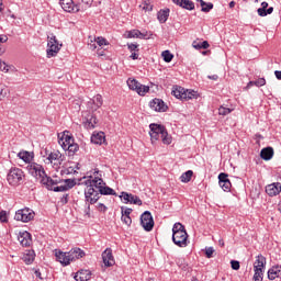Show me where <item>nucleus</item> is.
I'll return each mask as SVG.
<instances>
[{
    "instance_id": "nucleus-1",
    "label": "nucleus",
    "mask_w": 281,
    "mask_h": 281,
    "mask_svg": "<svg viewBox=\"0 0 281 281\" xmlns=\"http://www.w3.org/2000/svg\"><path fill=\"white\" fill-rule=\"evenodd\" d=\"M149 135L151 144H155V142H159L161 139L162 144H166L169 146V144H172V136L168 134V130H166V126L159 125L157 123H151L149 125Z\"/></svg>"
},
{
    "instance_id": "nucleus-2",
    "label": "nucleus",
    "mask_w": 281,
    "mask_h": 281,
    "mask_svg": "<svg viewBox=\"0 0 281 281\" xmlns=\"http://www.w3.org/2000/svg\"><path fill=\"white\" fill-rule=\"evenodd\" d=\"M89 177L90 179L86 181L87 188L85 189L87 214L91 212V205H95V203L100 201V191H98V189L95 188V184H93V177L92 176H89Z\"/></svg>"
},
{
    "instance_id": "nucleus-3",
    "label": "nucleus",
    "mask_w": 281,
    "mask_h": 281,
    "mask_svg": "<svg viewBox=\"0 0 281 281\" xmlns=\"http://www.w3.org/2000/svg\"><path fill=\"white\" fill-rule=\"evenodd\" d=\"M172 243L177 245V247H188L190 245V240H188V232L186 231V226L181 223L173 224L172 227Z\"/></svg>"
},
{
    "instance_id": "nucleus-4",
    "label": "nucleus",
    "mask_w": 281,
    "mask_h": 281,
    "mask_svg": "<svg viewBox=\"0 0 281 281\" xmlns=\"http://www.w3.org/2000/svg\"><path fill=\"white\" fill-rule=\"evenodd\" d=\"M93 175L94 177H92V183L94 188L98 190L100 196H117L115 190L111 189V187H104L105 183L104 180H102V173L100 172V170L94 169Z\"/></svg>"
},
{
    "instance_id": "nucleus-5",
    "label": "nucleus",
    "mask_w": 281,
    "mask_h": 281,
    "mask_svg": "<svg viewBox=\"0 0 281 281\" xmlns=\"http://www.w3.org/2000/svg\"><path fill=\"white\" fill-rule=\"evenodd\" d=\"M43 157H46L44 162L47 166H52L55 170H60V167L63 166V161H65L66 157L63 155L59 150L47 153V149H44V153L42 151Z\"/></svg>"
},
{
    "instance_id": "nucleus-6",
    "label": "nucleus",
    "mask_w": 281,
    "mask_h": 281,
    "mask_svg": "<svg viewBox=\"0 0 281 281\" xmlns=\"http://www.w3.org/2000/svg\"><path fill=\"white\" fill-rule=\"evenodd\" d=\"M7 181L9 186H12L13 188H16L25 181V172H23V169L13 167L9 170L7 175Z\"/></svg>"
},
{
    "instance_id": "nucleus-7",
    "label": "nucleus",
    "mask_w": 281,
    "mask_h": 281,
    "mask_svg": "<svg viewBox=\"0 0 281 281\" xmlns=\"http://www.w3.org/2000/svg\"><path fill=\"white\" fill-rule=\"evenodd\" d=\"M34 210L30 207L20 209L15 212L14 221H21V223H30V221H34Z\"/></svg>"
},
{
    "instance_id": "nucleus-8",
    "label": "nucleus",
    "mask_w": 281,
    "mask_h": 281,
    "mask_svg": "<svg viewBox=\"0 0 281 281\" xmlns=\"http://www.w3.org/2000/svg\"><path fill=\"white\" fill-rule=\"evenodd\" d=\"M127 87L131 91H136L138 95H146L148 91H150V87L139 83L136 79L128 78L127 79Z\"/></svg>"
},
{
    "instance_id": "nucleus-9",
    "label": "nucleus",
    "mask_w": 281,
    "mask_h": 281,
    "mask_svg": "<svg viewBox=\"0 0 281 281\" xmlns=\"http://www.w3.org/2000/svg\"><path fill=\"white\" fill-rule=\"evenodd\" d=\"M47 58H54L60 52V47H63V44H58V40H56L55 35L48 36V43H47Z\"/></svg>"
},
{
    "instance_id": "nucleus-10",
    "label": "nucleus",
    "mask_w": 281,
    "mask_h": 281,
    "mask_svg": "<svg viewBox=\"0 0 281 281\" xmlns=\"http://www.w3.org/2000/svg\"><path fill=\"white\" fill-rule=\"evenodd\" d=\"M140 225L145 232H153V228L155 227V221L153 220V214L150 211H145L140 215Z\"/></svg>"
},
{
    "instance_id": "nucleus-11",
    "label": "nucleus",
    "mask_w": 281,
    "mask_h": 281,
    "mask_svg": "<svg viewBox=\"0 0 281 281\" xmlns=\"http://www.w3.org/2000/svg\"><path fill=\"white\" fill-rule=\"evenodd\" d=\"M59 5L64 12L74 14L80 12V3H76L74 0H59Z\"/></svg>"
},
{
    "instance_id": "nucleus-12",
    "label": "nucleus",
    "mask_w": 281,
    "mask_h": 281,
    "mask_svg": "<svg viewBox=\"0 0 281 281\" xmlns=\"http://www.w3.org/2000/svg\"><path fill=\"white\" fill-rule=\"evenodd\" d=\"M27 170L32 177H35V179H42L45 177V168H43L42 165L32 162L27 166Z\"/></svg>"
},
{
    "instance_id": "nucleus-13",
    "label": "nucleus",
    "mask_w": 281,
    "mask_h": 281,
    "mask_svg": "<svg viewBox=\"0 0 281 281\" xmlns=\"http://www.w3.org/2000/svg\"><path fill=\"white\" fill-rule=\"evenodd\" d=\"M149 106L150 109H153V111H156L157 113H166V111H168V105H166L164 100L158 98L151 100L149 102Z\"/></svg>"
},
{
    "instance_id": "nucleus-14",
    "label": "nucleus",
    "mask_w": 281,
    "mask_h": 281,
    "mask_svg": "<svg viewBox=\"0 0 281 281\" xmlns=\"http://www.w3.org/2000/svg\"><path fill=\"white\" fill-rule=\"evenodd\" d=\"M55 258L57 262H60V265H63V267H67L72 262L69 252H63L61 250H57L55 252Z\"/></svg>"
},
{
    "instance_id": "nucleus-15",
    "label": "nucleus",
    "mask_w": 281,
    "mask_h": 281,
    "mask_svg": "<svg viewBox=\"0 0 281 281\" xmlns=\"http://www.w3.org/2000/svg\"><path fill=\"white\" fill-rule=\"evenodd\" d=\"M102 260L105 267H113V265H115V258L113 257V249L106 248L102 252Z\"/></svg>"
},
{
    "instance_id": "nucleus-16",
    "label": "nucleus",
    "mask_w": 281,
    "mask_h": 281,
    "mask_svg": "<svg viewBox=\"0 0 281 281\" xmlns=\"http://www.w3.org/2000/svg\"><path fill=\"white\" fill-rule=\"evenodd\" d=\"M227 177V173L224 172L218 175V183L224 192H229V190H232V181H229V178Z\"/></svg>"
},
{
    "instance_id": "nucleus-17",
    "label": "nucleus",
    "mask_w": 281,
    "mask_h": 281,
    "mask_svg": "<svg viewBox=\"0 0 281 281\" xmlns=\"http://www.w3.org/2000/svg\"><path fill=\"white\" fill-rule=\"evenodd\" d=\"M75 139L71 134H69V131H65L61 135V137L58 140V144L61 146L63 150L66 149L70 144H74Z\"/></svg>"
},
{
    "instance_id": "nucleus-18",
    "label": "nucleus",
    "mask_w": 281,
    "mask_h": 281,
    "mask_svg": "<svg viewBox=\"0 0 281 281\" xmlns=\"http://www.w3.org/2000/svg\"><path fill=\"white\" fill-rule=\"evenodd\" d=\"M18 240L22 247H30V245H32V234H30L27 231L20 232Z\"/></svg>"
},
{
    "instance_id": "nucleus-19",
    "label": "nucleus",
    "mask_w": 281,
    "mask_h": 281,
    "mask_svg": "<svg viewBox=\"0 0 281 281\" xmlns=\"http://www.w3.org/2000/svg\"><path fill=\"white\" fill-rule=\"evenodd\" d=\"M280 192H281V183L280 182H273L266 187V193L268 196H278V194H280Z\"/></svg>"
},
{
    "instance_id": "nucleus-20",
    "label": "nucleus",
    "mask_w": 281,
    "mask_h": 281,
    "mask_svg": "<svg viewBox=\"0 0 281 281\" xmlns=\"http://www.w3.org/2000/svg\"><path fill=\"white\" fill-rule=\"evenodd\" d=\"M265 267H267V258H265V256H262V255H258L254 262V271H263L265 272Z\"/></svg>"
},
{
    "instance_id": "nucleus-21",
    "label": "nucleus",
    "mask_w": 281,
    "mask_h": 281,
    "mask_svg": "<svg viewBox=\"0 0 281 281\" xmlns=\"http://www.w3.org/2000/svg\"><path fill=\"white\" fill-rule=\"evenodd\" d=\"M41 183L48 190H54L55 186H58L57 180L52 179V177H48L47 173L41 178Z\"/></svg>"
},
{
    "instance_id": "nucleus-22",
    "label": "nucleus",
    "mask_w": 281,
    "mask_h": 281,
    "mask_svg": "<svg viewBox=\"0 0 281 281\" xmlns=\"http://www.w3.org/2000/svg\"><path fill=\"white\" fill-rule=\"evenodd\" d=\"M278 278H279V280H281V266L280 265L272 266L268 270V280H276Z\"/></svg>"
},
{
    "instance_id": "nucleus-23",
    "label": "nucleus",
    "mask_w": 281,
    "mask_h": 281,
    "mask_svg": "<svg viewBox=\"0 0 281 281\" xmlns=\"http://www.w3.org/2000/svg\"><path fill=\"white\" fill-rule=\"evenodd\" d=\"M259 16H268V14H273V7H269L268 2H261V8L257 10Z\"/></svg>"
},
{
    "instance_id": "nucleus-24",
    "label": "nucleus",
    "mask_w": 281,
    "mask_h": 281,
    "mask_svg": "<svg viewBox=\"0 0 281 281\" xmlns=\"http://www.w3.org/2000/svg\"><path fill=\"white\" fill-rule=\"evenodd\" d=\"M70 256V260L74 262V260H80V258H85L86 254L85 250L76 247L72 248L70 251H68Z\"/></svg>"
},
{
    "instance_id": "nucleus-25",
    "label": "nucleus",
    "mask_w": 281,
    "mask_h": 281,
    "mask_svg": "<svg viewBox=\"0 0 281 281\" xmlns=\"http://www.w3.org/2000/svg\"><path fill=\"white\" fill-rule=\"evenodd\" d=\"M169 16H170V10L168 8L160 9L157 12V19H158L159 23H161V24L166 23V21H168Z\"/></svg>"
},
{
    "instance_id": "nucleus-26",
    "label": "nucleus",
    "mask_w": 281,
    "mask_h": 281,
    "mask_svg": "<svg viewBox=\"0 0 281 281\" xmlns=\"http://www.w3.org/2000/svg\"><path fill=\"white\" fill-rule=\"evenodd\" d=\"M90 278L91 272L89 270H79L74 277L76 281H89Z\"/></svg>"
},
{
    "instance_id": "nucleus-27",
    "label": "nucleus",
    "mask_w": 281,
    "mask_h": 281,
    "mask_svg": "<svg viewBox=\"0 0 281 281\" xmlns=\"http://www.w3.org/2000/svg\"><path fill=\"white\" fill-rule=\"evenodd\" d=\"M260 157L265 161H270V159H273V147H266L261 149Z\"/></svg>"
},
{
    "instance_id": "nucleus-28",
    "label": "nucleus",
    "mask_w": 281,
    "mask_h": 281,
    "mask_svg": "<svg viewBox=\"0 0 281 281\" xmlns=\"http://www.w3.org/2000/svg\"><path fill=\"white\" fill-rule=\"evenodd\" d=\"M184 91H186V88L180 86H173L171 94H173V97L177 98V100H183Z\"/></svg>"
},
{
    "instance_id": "nucleus-29",
    "label": "nucleus",
    "mask_w": 281,
    "mask_h": 281,
    "mask_svg": "<svg viewBox=\"0 0 281 281\" xmlns=\"http://www.w3.org/2000/svg\"><path fill=\"white\" fill-rule=\"evenodd\" d=\"M104 139H105V136H104V133L103 132H99L97 134H93L91 136V143L92 144H97V145H102L104 144Z\"/></svg>"
},
{
    "instance_id": "nucleus-30",
    "label": "nucleus",
    "mask_w": 281,
    "mask_h": 281,
    "mask_svg": "<svg viewBox=\"0 0 281 281\" xmlns=\"http://www.w3.org/2000/svg\"><path fill=\"white\" fill-rule=\"evenodd\" d=\"M34 258H36L34 250H29L23 255L22 260L25 262V265H32V262H34Z\"/></svg>"
},
{
    "instance_id": "nucleus-31",
    "label": "nucleus",
    "mask_w": 281,
    "mask_h": 281,
    "mask_svg": "<svg viewBox=\"0 0 281 281\" xmlns=\"http://www.w3.org/2000/svg\"><path fill=\"white\" fill-rule=\"evenodd\" d=\"M267 80L265 78H259L255 81H249L246 86V89H251V87H265Z\"/></svg>"
},
{
    "instance_id": "nucleus-32",
    "label": "nucleus",
    "mask_w": 281,
    "mask_h": 281,
    "mask_svg": "<svg viewBox=\"0 0 281 281\" xmlns=\"http://www.w3.org/2000/svg\"><path fill=\"white\" fill-rule=\"evenodd\" d=\"M64 150H68V155L72 156L80 150V146L76 142H74L70 145H68Z\"/></svg>"
},
{
    "instance_id": "nucleus-33",
    "label": "nucleus",
    "mask_w": 281,
    "mask_h": 281,
    "mask_svg": "<svg viewBox=\"0 0 281 281\" xmlns=\"http://www.w3.org/2000/svg\"><path fill=\"white\" fill-rule=\"evenodd\" d=\"M192 47L194 49H207L210 47V43L207 41H203V42L193 41Z\"/></svg>"
},
{
    "instance_id": "nucleus-34",
    "label": "nucleus",
    "mask_w": 281,
    "mask_h": 281,
    "mask_svg": "<svg viewBox=\"0 0 281 281\" xmlns=\"http://www.w3.org/2000/svg\"><path fill=\"white\" fill-rule=\"evenodd\" d=\"M18 157L22 159V161H25V164H30V161L33 159V156L30 151H20Z\"/></svg>"
},
{
    "instance_id": "nucleus-35",
    "label": "nucleus",
    "mask_w": 281,
    "mask_h": 281,
    "mask_svg": "<svg viewBox=\"0 0 281 281\" xmlns=\"http://www.w3.org/2000/svg\"><path fill=\"white\" fill-rule=\"evenodd\" d=\"M79 3V10H87L93 5V0H76Z\"/></svg>"
},
{
    "instance_id": "nucleus-36",
    "label": "nucleus",
    "mask_w": 281,
    "mask_h": 281,
    "mask_svg": "<svg viewBox=\"0 0 281 281\" xmlns=\"http://www.w3.org/2000/svg\"><path fill=\"white\" fill-rule=\"evenodd\" d=\"M192 175H194V172L192 170H188L181 175L180 180L182 183H190L192 180Z\"/></svg>"
},
{
    "instance_id": "nucleus-37",
    "label": "nucleus",
    "mask_w": 281,
    "mask_h": 281,
    "mask_svg": "<svg viewBox=\"0 0 281 281\" xmlns=\"http://www.w3.org/2000/svg\"><path fill=\"white\" fill-rule=\"evenodd\" d=\"M196 98H199V94L196 93V91H194V90H184L183 100L188 101V100H194Z\"/></svg>"
},
{
    "instance_id": "nucleus-38",
    "label": "nucleus",
    "mask_w": 281,
    "mask_h": 281,
    "mask_svg": "<svg viewBox=\"0 0 281 281\" xmlns=\"http://www.w3.org/2000/svg\"><path fill=\"white\" fill-rule=\"evenodd\" d=\"M95 124H98V117L94 115H91L89 119H87L86 126L88 128H95Z\"/></svg>"
},
{
    "instance_id": "nucleus-39",
    "label": "nucleus",
    "mask_w": 281,
    "mask_h": 281,
    "mask_svg": "<svg viewBox=\"0 0 281 281\" xmlns=\"http://www.w3.org/2000/svg\"><path fill=\"white\" fill-rule=\"evenodd\" d=\"M165 63H172V58H175V55H172V53H170V50H164L161 54Z\"/></svg>"
},
{
    "instance_id": "nucleus-40",
    "label": "nucleus",
    "mask_w": 281,
    "mask_h": 281,
    "mask_svg": "<svg viewBox=\"0 0 281 281\" xmlns=\"http://www.w3.org/2000/svg\"><path fill=\"white\" fill-rule=\"evenodd\" d=\"M128 203H132L133 205H142L143 202H142V199H139V196L130 194Z\"/></svg>"
},
{
    "instance_id": "nucleus-41",
    "label": "nucleus",
    "mask_w": 281,
    "mask_h": 281,
    "mask_svg": "<svg viewBox=\"0 0 281 281\" xmlns=\"http://www.w3.org/2000/svg\"><path fill=\"white\" fill-rule=\"evenodd\" d=\"M8 93H10L8 87L0 85V101L3 100L8 95Z\"/></svg>"
},
{
    "instance_id": "nucleus-42",
    "label": "nucleus",
    "mask_w": 281,
    "mask_h": 281,
    "mask_svg": "<svg viewBox=\"0 0 281 281\" xmlns=\"http://www.w3.org/2000/svg\"><path fill=\"white\" fill-rule=\"evenodd\" d=\"M183 10H194V2L192 0H184L183 5H182Z\"/></svg>"
},
{
    "instance_id": "nucleus-43",
    "label": "nucleus",
    "mask_w": 281,
    "mask_h": 281,
    "mask_svg": "<svg viewBox=\"0 0 281 281\" xmlns=\"http://www.w3.org/2000/svg\"><path fill=\"white\" fill-rule=\"evenodd\" d=\"M0 69H3V71H14V66L5 64V61L0 60Z\"/></svg>"
},
{
    "instance_id": "nucleus-44",
    "label": "nucleus",
    "mask_w": 281,
    "mask_h": 281,
    "mask_svg": "<svg viewBox=\"0 0 281 281\" xmlns=\"http://www.w3.org/2000/svg\"><path fill=\"white\" fill-rule=\"evenodd\" d=\"M265 278V271H255L252 281H262Z\"/></svg>"
},
{
    "instance_id": "nucleus-45",
    "label": "nucleus",
    "mask_w": 281,
    "mask_h": 281,
    "mask_svg": "<svg viewBox=\"0 0 281 281\" xmlns=\"http://www.w3.org/2000/svg\"><path fill=\"white\" fill-rule=\"evenodd\" d=\"M64 183L66 186V190H71V188L76 187V180L74 179H66L64 180Z\"/></svg>"
},
{
    "instance_id": "nucleus-46",
    "label": "nucleus",
    "mask_w": 281,
    "mask_h": 281,
    "mask_svg": "<svg viewBox=\"0 0 281 281\" xmlns=\"http://www.w3.org/2000/svg\"><path fill=\"white\" fill-rule=\"evenodd\" d=\"M139 34H142V31L132 30V31L127 32V37L128 38H139Z\"/></svg>"
},
{
    "instance_id": "nucleus-47",
    "label": "nucleus",
    "mask_w": 281,
    "mask_h": 281,
    "mask_svg": "<svg viewBox=\"0 0 281 281\" xmlns=\"http://www.w3.org/2000/svg\"><path fill=\"white\" fill-rule=\"evenodd\" d=\"M143 10H145V12H153V3H150V0H146L143 3Z\"/></svg>"
},
{
    "instance_id": "nucleus-48",
    "label": "nucleus",
    "mask_w": 281,
    "mask_h": 281,
    "mask_svg": "<svg viewBox=\"0 0 281 281\" xmlns=\"http://www.w3.org/2000/svg\"><path fill=\"white\" fill-rule=\"evenodd\" d=\"M102 97L100 94H97L93 98V104H95L97 109H100V106H102Z\"/></svg>"
},
{
    "instance_id": "nucleus-49",
    "label": "nucleus",
    "mask_w": 281,
    "mask_h": 281,
    "mask_svg": "<svg viewBox=\"0 0 281 281\" xmlns=\"http://www.w3.org/2000/svg\"><path fill=\"white\" fill-rule=\"evenodd\" d=\"M121 221H122V223H124L128 227H131V224L133 223V220L128 215H122Z\"/></svg>"
},
{
    "instance_id": "nucleus-50",
    "label": "nucleus",
    "mask_w": 281,
    "mask_h": 281,
    "mask_svg": "<svg viewBox=\"0 0 281 281\" xmlns=\"http://www.w3.org/2000/svg\"><path fill=\"white\" fill-rule=\"evenodd\" d=\"M229 113H232V109H229V108L221 106L218 109L220 115H229Z\"/></svg>"
},
{
    "instance_id": "nucleus-51",
    "label": "nucleus",
    "mask_w": 281,
    "mask_h": 281,
    "mask_svg": "<svg viewBox=\"0 0 281 281\" xmlns=\"http://www.w3.org/2000/svg\"><path fill=\"white\" fill-rule=\"evenodd\" d=\"M121 214L122 216H131V214H133V209L122 206Z\"/></svg>"
},
{
    "instance_id": "nucleus-52",
    "label": "nucleus",
    "mask_w": 281,
    "mask_h": 281,
    "mask_svg": "<svg viewBox=\"0 0 281 281\" xmlns=\"http://www.w3.org/2000/svg\"><path fill=\"white\" fill-rule=\"evenodd\" d=\"M211 10H214V3L212 2H206V5L201 9L202 12H210Z\"/></svg>"
},
{
    "instance_id": "nucleus-53",
    "label": "nucleus",
    "mask_w": 281,
    "mask_h": 281,
    "mask_svg": "<svg viewBox=\"0 0 281 281\" xmlns=\"http://www.w3.org/2000/svg\"><path fill=\"white\" fill-rule=\"evenodd\" d=\"M95 42L99 45V47H102V45H109V42L104 37H97Z\"/></svg>"
},
{
    "instance_id": "nucleus-54",
    "label": "nucleus",
    "mask_w": 281,
    "mask_h": 281,
    "mask_svg": "<svg viewBox=\"0 0 281 281\" xmlns=\"http://www.w3.org/2000/svg\"><path fill=\"white\" fill-rule=\"evenodd\" d=\"M231 267L234 271H238V269H240V262L236 261V260H232L231 261Z\"/></svg>"
},
{
    "instance_id": "nucleus-55",
    "label": "nucleus",
    "mask_w": 281,
    "mask_h": 281,
    "mask_svg": "<svg viewBox=\"0 0 281 281\" xmlns=\"http://www.w3.org/2000/svg\"><path fill=\"white\" fill-rule=\"evenodd\" d=\"M1 223H8V213L5 211H0Z\"/></svg>"
},
{
    "instance_id": "nucleus-56",
    "label": "nucleus",
    "mask_w": 281,
    "mask_h": 281,
    "mask_svg": "<svg viewBox=\"0 0 281 281\" xmlns=\"http://www.w3.org/2000/svg\"><path fill=\"white\" fill-rule=\"evenodd\" d=\"M53 192H67V187L65 184L59 187H54Z\"/></svg>"
},
{
    "instance_id": "nucleus-57",
    "label": "nucleus",
    "mask_w": 281,
    "mask_h": 281,
    "mask_svg": "<svg viewBox=\"0 0 281 281\" xmlns=\"http://www.w3.org/2000/svg\"><path fill=\"white\" fill-rule=\"evenodd\" d=\"M121 199H123V201H125V203H128L130 199H131V193L127 192H122L121 193Z\"/></svg>"
},
{
    "instance_id": "nucleus-58",
    "label": "nucleus",
    "mask_w": 281,
    "mask_h": 281,
    "mask_svg": "<svg viewBox=\"0 0 281 281\" xmlns=\"http://www.w3.org/2000/svg\"><path fill=\"white\" fill-rule=\"evenodd\" d=\"M97 210H99V212H106V210H109V207H106V205H104L103 203H99L97 205Z\"/></svg>"
},
{
    "instance_id": "nucleus-59",
    "label": "nucleus",
    "mask_w": 281,
    "mask_h": 281,
    "mask_svg": "<svg viewBox=\"0 0 281 281\" xmlns=\"http://www.w3.org/2000/svg\"><path fill=\"white\" fill-rule=\"evenodd\" d=\"M213 255H214V248L210 247L205 250L206 258H212Z\"/></svg>"
},
{
    "instance_id": "nucleus-60",
    "label": "nucleus",
    "mask_w": 281,
    "mask_h": 281,
    "mask_svg": "<svg viewBox=\"0 0 281 281\" xmlns=\"http://www.w3.org/2000/svg\"><path fill=\"white\" fill-rule=\"evenodd\" d=\"M127 47L130 52H138L137 47H139L138 44H127Z\"/></svg>"
},
{
    "instance_id": "nucleus-61",
    "label": "nucleus",
    "mask_w": 281,
    "mask_h": 281,
    "mask_svg": "<svg viewBox=\"0 0 281 281\" xmlns=\"http://www.w3.org/2000/svg\"><path fill=\"white\" fill-rule=\"evenodd\" d=\"M138 38H150V34L147 31L140 32Z\"/></svg>"
},
{
    "instance_id": "nucleus-62",
    "label": "nucleus",
    "mask_w": 281,
    "mask_h": 281,
    "mask_svg": "<svg viewBox=\"0 0 281 281\" xmlns=\"http://www.w3.org/2000/svg\"><path fill=\"white\" fill-rule=\"evenodd\" d=\"M184 2L186 0H172V3H175L176 5H179L180 8H183Z\"/></svg>"
},
{
    "instance_id": "nucleus-63",
    "label": "nucleus",
    "mask_w": 281,
    "mask_h": 281,
    "mask_svg": "<svg viewBox=\"0 0 281 281\" xmlns=\"http://www.w3.org/2000/svg\"><path fill=\"white\" fill-rule=\"evenodd\" d=\"M0 43H8V36L7 35H0Z\"/></svg>"
},
{
    "instance_id": "nucleus-64",
    "label": "nucleus",
    "mask_w": 281,
    "mask_h": 281,
    "mask_svg": "<svg viewBox=\"0 0 281 281\" xmlns=\"http://www.w3.org/2000/svg\"><path fill=\"white\" fill-rule=\"evenodd\" d=\"M130 58H132V60H137V58H139V55L137 53H132Z\"/></svg>"
}]
</instances>
